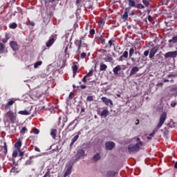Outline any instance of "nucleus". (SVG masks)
Masks as SVG:
<instances>
[{
  "mask_svg": "<svg viewBox=\"0 0 177 177\" xmlns=\"http://www.w3.org/2000/svg\"><path fill=\"white\" fill-rule=\"evenodd\" d=\"M157 52H158V47H153L149 52V59H153V57L156 56V53H157Z\"/></svg>",
  "mask_w": 177,
  "mask_h": 177,
  "instance_id": "obj_10",
  "label": "nucleus"
},
{
  "mask_svg": "<svg viewBox=\"0 0 177 177\" xmlns=\"http://www.w3.org/2000/svg\"><path fill=\"white\" fill-rule=\"evenodd\" d=\"M10 46L12 48V50H19V44H17V42L15 41H12L10 42Z\"/></svg>",
  "mask_w": 177,
  "mask_h": 177,
  "instance_id": "obj_13",
  "label": "nucleus"
},
{
  "mask_svg": "<svg viewBox=\"0 0 177 177\" xmlns=\"http://www.w3.org/2000/svg\"><path fill=\"white\" fill-rule=\"evenodd\" d=\"M33 133L35 135H38V133H39V130H38V129H33Z\"/></svg>",
  "mask_w": 177,
  "mask_h": 177,
  "instance_id": "obj_54",
  "label": "nucleus"
},
{
  "mask_svg": "<svg viewBox=\"0 0 177 177\" xmlns=\"http://www.w3.org/2000/svg\"><path fill=\"white\" fill-rule=\"evenodd\" d=\"M101 100L106 104V106H110V107L113 106V101L106 97H101Z\"/></svg>",
  "mask_w": 177,
  "mask_h": 177,
  "instance_id": "obj_11",
  "label": "nucleus"
},
{
  "mask_svg": "<svg viewBox=\"0 0 177 177\" xmlns=\"http://www.w3.org/2000/svg\"><path fill=\"white\" fill-rule=\"evenodd\" d=\"M115 40L111 39L108 41L109 45L106 46L105 48H111L112 46H115Z\"/></svg>",
  "mask_w": 177,
  "mask_h": 177,
  "instance_id": "obj_23",
  "label": "nucleus"
},
{
  "mask_svg": "<svg viewBox=\"0 0 177 177\" xmlns=\"http://www.w3.org/2000/svg\"><path fill=\"white\" fill-rule=\"evenodd\" d=\"M171 107H175L177 106V102L176 101H172L171 103L170 104Z\"/></svg>",
  "mask_w": 177,
  "mask_h": 177,
  "instance_id": "obj_49",
  "label": "nucleus"
},
{
  "mask_svg": "<svg viewBox=\"0 0 177 177\" xmlns=\"http://www.w3.org/2000/svg\"><path fill=\"white\" fill-rule=\"evenodd\" d=\"M27 129L26 128V127H23L21 131H20V133H26V132H27Z\"/></svg>",
  "mask_w": 177,
  "mask_h": 177,
  "instance_id": "obj_48",
  "label": "nucleus"
},
{
  "mask_svg": "<svg viewBox=\"0 0 177 177\" xmlns=\"http://www.w3.org/2000/svg\"><path fill=\"white\" fill-rule=\"evenodd\" d=\"M86 38V35L81 37L78 41L77 50H76V55H79L81 53V45H82V40Z\"/></svg>",
  "mask_w": 177,
  "mask_h": 177,
  "instance_id": "obj_5",
  "label": "nucleus"
},
{
  "mask_svg": "<svg viewBox=\"0 0 177 177\" xmlns=\"http://www.w3.org/2000/svg\"><path fill=\"white\" fill-rule=\"evenodd\" d=\"M124 59H128V51H124L119 57V62H124Z\"/></svg>",
  "mask_w": 177,
  "mask_h": 177,
  "instance_id": "obj_17",
  "label": "nucleus"
},
{
  "mask_svg": "<svg viewBox=\"0 0 177 177\" xmlns=\"http://www.w3.org/2000/svg\"><path fill=\"white\" fill-rule=\"evenodd\" d=\"M80 57H81V59H85V57H86V53H82L80 54Z\"/></svg>",
  "mask_w": 177,
  "mask_h": 177,
  "instance_id": "obj_53",
  "label": "nucleus"
},
{
  "mask_svg": "<svg viewBox=\"0 0 177 177\" xmlns=\"http://www.w3.org/2000/svg\"><path fill=\"white\" fill-rule=\"evenodd\" d=\"M177 56V50L176 51H169L165 54V59H168L169 57L175 58Z\"/></svg>",
  "mask_w": 177,
  "mask_h": 177,
  "instance_id": "obj_8",
  "label": "nucleus"
},
{
  "mask_svg": "<svg viewBox=\"0 0 177 177\" xmlns=\"http://www.w3.org/2000/svg\"><path fill=\"white\" fill-rule=\"evenodd\" d=\"M99 24H100V26H104V20L100 19V20L99 21Z\"/></svg>",
  "mask_w": 177,
  "mask_h": 177,
  "instance_id": "obj_59",
  "label": "nucleus"
},
{
  "mask_svg": "<svg viewBox=\"0 0 177 177\" xmlns=\"http://www.w3.org/2000/svg\"><path fill=\"white\" fill-rule=\"evenodd\" d=\"M42 96V93L38 90H34L30 97L32 99V100L37 101Z\"/></svg>",
  "mask_w": 177,
  "mask_h": 177,
  "instance_id": "obj_4",
  "label": "nucleus"
},
{
  "mask_svg": "<svg viewBox=\"0 0 177 177\" xmlns=\"http://www.w3.org/2000/svg\"><path fill=\"white\" fill-rule=\"evenodd\" d=\"M10 38L9 36V33H6L5 34V38L2 39L3 44H6L8 42V40Z\"/></svg>",
  "mask_w": 177,
  "mask_h": 177,
  "instance_id": "obj_29",
  "label": "nucleus"
},
{
  "mask_svg": "<svg viewBox=\"0 0 177 177\" xmlns=\"http://www.w3.org/2000/svg\"><path fill=\"white\" fill-rule=\"evenodd\" d=\"M55 41H56V39H55L54 37L50 38L48 39V41H47V43L46 44V46L47 48H50V46H52L53 45V44H55Z\"/></svg>",
  "mask_w": 177,
  "mask_h": 177,
  "instance_id": "obj_16",
  "label": "nucleus"
},
{
  "mask_svg": "<svg viewBox=\"0 0 177 177\" xmlns=\"http://www.w3.org/2000/svg\"><path fill=\"white\" fill-rule=\"evenodd\" d=\"M18 151L19 152V157H21V158H23V157H24V152L20 151V149L18 150Z\"/></svg>",
  "mask_w": 177,
  "mask_h": 177,
  "instance_id": "obj_51",
  "label": "nucleus"
},
{
  "mask_svg": "<svg viewBox=\"0 0 177 177\" xmlns=\"http://www.w3.org/2000/svg\"><path fill=\"white\" fill-rule=\"evenodd\" d=\"M26 26H32V27H34V26H35V24L30 20L26 21Z\"/></svg>",
  "mask_w": 177,
  "mask_h": 177,
  "instance_id": "obj_46",
  "label": "nucleus"
},
{
  "mask_svg": "<svg viewBox=\"0 0 177 177\" xmlns=\"http://www.w3.org/2000/svg\"><path fill=\"white\" fill-rule=\"evenodd\" d=\"M41 64H42V62H41V61L37 62L34 64V68H38V67H39V66H41Z\"/></svg>",
  "mask_w": 177,
  "mask_h": 177,
  "instance_id": "obj_38",
  "label": "nucleus"
},
{
  "mask_svg": "<svg viewBox=\"0 0 177 177\" xmlns=\"http://www.w3.org/2000/svg\"><path fill=\"white\" fill-rule=\"evenodd\" d=\"M149 54L150 51L149 50H147L144 52V56H145V57H147V56H149Z\"/></svg>",
  "mask_w": 177,
  "mask_h": 177,
  "instance_id": "obj_50",
  "label": "nucleus"
},
{
  "mask_svg": "<svg viewBox=\"0 0 177 177\" xmlns=\"http://www.w3.org/2000/svg\"><path fill=\"white\" fill-rule=\"evenodd\" d=\"M101 117H104V118H106L107 115H109V111H102L100 113Z\"/></svg>",
  "mask_w": 177,
  "mask_h": 177,
  "instance_id": "obj_37",
  "label": "nucleus"
},
{
  "mask_svg": "<svg viewBox=\"0 0 177 177\" xmlns=\"http://www.w3.org/2000/svg\"><path fill=\"white\" fill-rule=\"evenodd\" d=\"M81 48H85L86 50H89V47H88V44L86 43L82 42Z\"/></svg>",
  "mask_w": 177,
  "mask_h": 177,
  "instance_id": "obj_39",
  "label": "nucleus"
},
{
  "mask_svg": "<svg viewBox=\"0 0 177 177\" xmlns=\"http://www.w3.org/2000/svg\"><path fill=\"white\" fill-rule=\"evenodd\" d=\"M19 114H21V115H30V114H31V112H30V111H19Z\"/></svg>",
  "mask_w": 177,
  "mask_h": 177,
  "instance_id": "obj_36",
  "label": "nucleus"
},
{
  "mask_svg": "<svg viewBox=\"0 0 177 177\" xmlns=\"http://www.w3.org/2000/svg\"><path fill=\"white\" fill-rule=\"evenodd\" d=\"M148 20L149 21H153V17H151V15L148 16Z\"/></svg>",
  "mask_w": 177,
  "mask_h": 177,
  "instance_id": "obj_63",
  "label": "nucleus"
},
{
  "mask_svg": "<svg viewBox=\"0 0 177 177\" xmlns=\"http://www.w3.org/2000/svg\"><path fill=\"white\" fill-rule=\"evenodd\" d=\"M55 1L59 2V0H45L46 8H48V6H49V4L53 3V2H55Z\"/></svg>",
  "mask_w": 177,
  "mask_h": 177,
  "instance_id": "obj_31",
  "label": "nucleus"
},
{
  "mask_svg": "<svg viewBox=\"0 0 177 177\" xmlns=\"http://www.w3.org/2000/svg\"><path fill=\"white\" fill-rule=\"evenodd\" d=\"M129 3V8H136V2L135 0H128Z\"/></svg>",
  "mask_w": 177,
  "mask_h": 177,
  "instance_id": "obj_22",
  "label": "nucleus"
},
{
  "mask_svg": "<svg viewBox=\"0 0 177 177\" xmlns=\"http://www.w3.org/2000/svg\"><path fill=\"white\" fill-rule=\"evenodd\" d=\"M90 35H95V29H91L89 31Z\"/></svg>",
  "mask_w": 177,
  "mask_h": 177,
  "instance_id": "obj_55",
  "label": "nucleus"
},
{
  "mask_svg": "<svg viewBox=\"0 0 177 177\" xmlns=\"http://www.w3.org/2000/svg\"><path fill=\"white\" fill-rule=\"evenodd\" d=\"M15 149H17L18 150L20 151V147H21V141H17L15 144Z\"/></svg>",
  "mask_w": 177,
  "mask_h": 177,
  "instance_id": "obj_34",
  "label": "nucleus"
},
{
  "mask_svg": "<svg viewBox=\"0 0 177 177\" xmlns=\"http://www.w3.org/2000/svg\"><path fill=\"white\" fill-rule=\"evenodd\" d=\"M18 152L17 151H14L12 153V157H17Z\"/></svg>",
  "mask_w": 177,
  "mask_h": 177,
  "instance_id": "obj_58",
  "label": "nucleus"
},
{
  "mask_svg": "<svg viewBox=\"0 0 177 177\" xmlns=\"http://www.w3.org/2000/svg\"><path fill=\"white\" fill-rule=\"evenodd\" d=\"M3 150L4 154H8V145L6 142H3Z\"/></svg>",
  "mask_w": 177,
  "mask_h": 177,
  "instance_id": "obj_30",
  "label": "nucleus"
},
{
  "mask_svg": "<svg viewBox=\"0 0 177 177\" xmlns=\"http://www.w3.org/2000/svg\"><path fill=\"white\" fill-rule=\"evenodd\" d=\"M13 162V166L12 169H10V172H13L14 174H19L20 172V169L17 166V163L15 162V160H12Z\"/></svg>",
  "mask_w": 177,
  "mask_h": 177,
  "instance_id": "obj_9",
  "label": "nucleus"
},
{
  "mask_svg": "<svg viewBox=\"0 0 177 177\" xmlns=\"http://www.w3.org/2000/svg\"><path fill=\"white\" fill-rule=\"evenodd\" d=\"M32 158H35V156H30V159L26 162V165H31V164L34 162V161L32 160Z\"/></svg>",
  "mask_w": 177,
  "mask_h": 177,
  "instance_id": "obj_28",
  "label": "nucleus"
},
{
  "mask_svg": "<svg viewBox=\"0 0 177 177\" xmlns=\"http://www.w3.org/2000/svg\"><path fill=\"white\" fill-rule=\"evenodd\" d=\"M67 50H68V46H66L65 47V50H64L65 55H68V52Z\"/></svg>",
  "mask_w": 177,
  "mask_h": 177,
  "instance_id": "obj_57",
  "label": "nucleus"
},
{
  "mask_svg": "<svg viewBox=\"0 0 177 177\" xmlns=\"http://www.w3.org/2000/svg\"><path fill=\"white\" fill-rule=\"evenodd\" d=\"M118 71H121V66H120V65L116 66L113 68V73H114V74H115L116 75H118Z\"/></svg>",
  "mask_w": 177,
  "mask_h": 177,
  "instance_id": "obj_26",
  "label": "nucleus"
},
{
  "mask_svg": "<svg viewBox=\"0 0 177 177\" xmlns=\"http://www.w3.org/2000/svg\"><path fill=\"white\" fill-rule=\"evenodd\" d=\"M73 96H74V93L71 92L68 96L69 99H73Z\"/></svg>",
  "mask_w": 177,
  "mask_h": 177,
  "instance_id": "obj_61",
  "label": "nucleus"
},
{
  "mask_svg": "<svg viewBox=\"0 0 177 177\" xmlns=\"http://www.w3.org/2000/svg\"><path fill=\"white\" fill-rule=\"evenodd\" d=\"M169 125L171 128H175V122H170V124H169Z\"/></svg>",
  "mask_w": 177,
  "mask_h": 177,
  "instance_id": "obj_56",
  "label": "nucleus"
},
{
  "mask_svg": "<svg viewBox=\"0 0 177 177\" xmlns=\"http://www.w3.org/2000/svg\"><path fill=\"white\" fill-rule=\"evenodd\" d=\"M142 3L146 6V8H148L150 5V2L148 0H142Z\"/></svg>",
  "mask_w": 177,
  "mask_h": 177,
  "instance_id": "obj_41",
  "label": "nucleus"
},
{
  "mask_svg": "<svg viewBox=\"0 0 177 177\" xmlns=\"http://www.w3.org/2000/svg\"><path fill=\"white\" fill-rule=\"evenodd\" d=\"M16 100L15 98H10L8 100V103L5 106L6 110H10V106L15 104Z\"/></svg>",
  "mask_w": 177,
  "mask_h": 177,
  "instance_id": "obj_7",
  "label": "nucleus"
},
{
  "mask_svg": "<svg viewBox=\"0 0 177 177\" xmlns=\"http://www.w3.org/2000/svg\"><path fill=\"white\" fill-rule=\"evenodd\" d=\"M58 3H57V2L53 3V5H52L51 6H52L53 10H55V8H56V6H57V5Z\"/></svg>",
  "mask_w": 177,
  "mask_h": 177,
  "instance_id": "obj_60",
  "label": "nucleus"
},
{
  "mask_svg": "<svg viewBox=\"0 0 177 177\" xmlns=\"http://www.w3.org/2000/svg\"><path fill=\"white\" fill-rule=\"evenodd\" d=\"M8 50H6V47L4 46L3 44L0 43V55L2 53H6Z\"/></svg>",
  "mask_w": 177,
  "mask_h": 177,
  "instance_id": "obj_18",
  "label": "nucleus"
},
{
  "mask_svg": "<svg viewBox=\"0 0 177 177\" xmlns=\"http://www.w3.org/2000/svg\"><path fill=\"white\" fill-rule=\"evenodd\" d=\"M139 71V68L138 66H134L131 68L130 72V76L135 75L136 73Z\"/></svg>",
  "mask_w": 177,
  "mask_h": 177,
  "instance_id": "obj_19",
  "label": "nucleus"
},
{
  "mask_svg": "<svg viewBox=\"0 0 177 177\" xmlns=\"http://www.w3.org/2000/svg\"><path fill=\"white\" fill-rule=\"evenodd\" d=\"M133 53H135V48H130L129 53V57H132V55H133Z\"/></svg>",
  "mask_w": 177,
  "mask_h": 177,
  "instance_id": "obj_42",
  "label": "nucleus"
},
{
  "mask_svg": "<svg viewBox=\"0 0 177 177\" xmlns=\"http://www.w3.org/2000/svg\"><path fill=\"white\" fill-rule=\"evenodd\" d=\"M100 40L101 41L102 45H105L106 44V39H103V36L101 35L100 37Z\"/></svg>",
  "mask_w": 177,
  "mask_h": 177,
  "instance_id": "obj_45",
  "label": "nucleus"
},
{
  "mask_svg": "<svg viewBox=\"0 0 177 177\" xmlns=\"http://www.w3.org/2000/svg\"><path fill=\"white\" fill-rule=\"evenodd\" d=\"M106 70H107V65L104 64H100V71H106Z\"/></svg>",
  "mask_w": 177,
  "mask_h": 177,
  "instance_id": "obj_27",
  "label": "nucleus"
},
{
  "mask_svg": "<svg viewBox=\"0 0 177 177\" xmlns=\"http://www.w3.org/2000/svg\"><path fill=\"white\" fill-rule=\"evenodd\" d=\"M70 174H71V167H68L66 169V170L65 171L64 177L68 176V175H70Z\"/></svg>",
  "mask_w": 177,
  "mask_h": 177,
  "instance_id": "obj_32",
  "label": "nucleus"
},
{
  "mask_svg": "<svg viewBox=\"0 0 177 177\" xmlns=\"http://www.w3.org/2000/svg\"><path fill=\"white\" fill-rule=\"evenodd\" d=\"M105 62H113V57L108 56L106 58H105Z\"/></svg>",
  "mask_w": 177,
  "mask_h": 177,
  "instance_id": "obj_52",
  "label": "nucleus"
},
{
  "mask_svg": "<svg viewBox=\"0 0 177 177\" xmlns=\"http://www.w3.org/2000/svg\"><path fill=\"white\" fill-rule=\"evenodd\" d=\"M105 147L106 150H113L115 147V143L113 142H106L105 143Z\"/></svg>",
  "mask_w": 177,
  "mask_h": 177,
  "instance_id": "obj_12",
  "label": "nucleus"
},
{
  "mask_svg": "<svg viewBox=\"0 0 177 177\" xmlns=\"http://www.w3.org/2000/svg\"><path fill=\"white\" fill-rule=\"evenodd\" d=\"M84 156L85 151L84 149H80L77 151L76 157H77L78 160H80V158H84Z\"/></svg>",
  "mask_w": 177,
  "mask_h": 177,
  "instance_id": "obj_15",
  "label": "nucleus"
},
{
  "mask_svg": "<svg viewBox=\"0 0 177 177\" xmlns=\"http://www.w3.org/2000/svg\"><path fill=\"white\" fill-rule=\"evenodd\" d=\"M9 28H11L12 30H15L17 28V24H16L15 22H12L10 24Z\"/></svg>",
  "mask_w": 177,
  "mask_h": 177,
  "instance_id": "obj_33",
  "label": "nucleus"
},
{
  "mask_svg": "<svg viewBox=\"0 0 177 177\" xmlns=\"http://www.w3.org/2000/svg\"><path fill=\"white\" fill-rule=\"evenodd\" d=\"M75 64H77V62H73V65L72 66L73 75H75L77 74V71H78V66Z\"/></svg>",
  "mask_w": 177,
  "mask_h": 177,
  "instance_id": "obj_20",
  "label": "nucleus"
},
{
  "mask_svg": "<svg viewBox=\"0 0 177 177\" xmlns=\"http://www.w3.org/2000/svg\"><path fill=\"white\" fill-rule=\"evenodd\" d=\"M43 177H50V169H47V171L43 176Z\"/></svg>",
  "mask_w": 177,
  "mask_h": 177,
  "instance_id": "obj_40",
  "label": "nucleus"
},
{
  "mask_svg": "<svg viewBox=\"0 0 177 177\" xmlns=\"http://www.w3.org/2000/svg\"><path fill=\"white\" fill-rule=\"evenodd\" d=\"M118 174L114 171H109L106 172V177H113L115 176V174Z\"/></svg>",
  "mask_w": 177,
  "mask_h": 177,
  "instance_id": "obj_24",
  "label": "nucleus"
},
{
  "mask_svg": "<svg viewBox=\"0 0 177 177\" xmlns=\"http://www.w3.org/2000/svg\"><path fill=\"white\" fill-rule=\"evenodd\" d=\"M136 142L137 143L136 145H130L128 146V151L130 154L137 153V151L140 150V146H143V142L140 141V138H137Z\"/></svg>",
  "mask_w": 177,
  "mask_h": 177,
  "instance_id": "obj_1",
  "label": "nucleus"
},
{
  "mask_svg": "<svg viewBox=\"0 0 177 177\" xmlns=\"http://www.w3.org/2000/svg\"><path fill=\"white\" fill-rule=\"evenodd\" d=\"M80 133H81L79 131L78 134L75 136L74 138L72 139L71 146H73L74 143L78 140V138H80Z\"/></svg>",
  "mask_w": 177,
  "mask_h": 177,
  "instance_id": "obj_21",
  "label": "nucleus"
},
{
  "mask_svg": "<svg viewBox=\"0 0 177 177\" xmlns=\"http://www.w3.org/2000/svg\"><path fill=\"white\" fill-rule=\"evenodd\" d=\"M165 120H167V112H162V113L160 116L158 124L156 128L155 129L154 132L151 133L149 134V136L151 137L154 136V135L156 134V132H157V131H158V129H160V128H161V127L164 125V122H165Z\"/></svg>",
  "mask_w": 177,
  "mask_h": 177,
  "instance_id": "obj_2",
  "label": "nucleus"
},
{
  "mask_svg": "<svg viewBox=\"0 0 177 177\" xmlns=\"http://www.w3.org/2000/svg\"><path fill=\"white\" fill-rule=\"evenodd\" d=\"M169 44H176L177 42V36L173 37L171 39L169 40Z\"/></svg>",
  "mask_w": 177,
  "mask_h": 177,
  "instance_id": "obj_35",
  "label": "nucleus"
},
{
  "mask_svg": "<svg viewBox=\"0 0 177 177\" xmlns=\"http://www.w3.org/2000/svg\"><path fill=\"white\" fill-rule=\"evenodd\" d=\"M130 11H131V7H127L124 9V13L122 17L124 20L128 19V13H129Z\"/></svg>",
  "mask_w": 177,
  "mask_h": 177,
  "instance_id": "obj_14",
  "label": "nucleus"
},
{
  "mask_svg": "<svg viewBox=\"0 0 177 177\" xmlns=\"http://www.w3.org/2000/svg\"><path fill=\"white\" fill-rule=\"evenodd\" d=\"M87 102H93V96L88 95L86 98Z\"/></svg>",
  "mask_w": 177,
  "mask_h": 177,
  "instance_id": "obj_47",
  "label": "nucleus"
},
{
  "mask_svg": "<svg viewBox=\"0 0 177 177\" xmlns=\"http://www.w3.org/2000/svg\"><path fill=\"white\" fill-rule=\"evenodd\" d=\"M57 133V130L56 129H51L50 131V136L53 139H56V135Z\"/></svg>",
  "mask_w": 177,
  "mask_h": 177,
  "instance_id": "obj_25",
  "label": "nucleus"
},
{
  "mask_svg": "<svg viewBox=\"0 0 177 177\" xmlns=\"http://www.w3.org/2000/svg\"><path fill=\"white\" fill-rule=\"evenodd\" d=\"M136 8H137V9H145V6L142 3H138L136 5Z\"/></svg>",
  "mask_w": 177,
  "mask_h": 177,
  "instance_id": "obj_44",
  "label": "nucleus"
},
{
  "mask_svg": "<svg viewBox=\"0 0 177 177\" xmlns=\"http://www.w3.org/2000/svg\"><path fill=\"white\" fill-rule=\"evenodd\" d=\"M63 122H66V121H67V116H64V118H63Z\"/></svg>",
  "mask_w": 177,
  "mask_h": 177,
  "instance_id": "obj_64",
  "label": "nucleus"
},
{
  "mask_svg": "<svg viewBox=\"0 0 177 177\" xmlns=\"http://www.w3.org/2000/svg\"><path fill=\"white\" fill-rule=\"evenodd\" d=\"M93 160L95 161H99V160H100V154L97 153L96 155H95L93 156Z\"/></svg>",
  "mask_w": 177,
  "mask_h": 177,
  "instance_id": "obj_43",
  "label": "nucleus"
},
{
  "mask_svg": "<svg viewBox=\"0 0 177 177\" xmlns=\"http://www.w3.org/2000/svg\"><path fill=\"white\" fill-rule=\"evenodd\" d=\"M35 151H37L38 153H41V149H39V148H38L37 147H35Z\"/></svg>",
  "mask_w": 177,
  "mask_h": 177,
  "instance_id": "obj_62",
  "label": "nucleus"
},
{
  "mask_svg": "<svg viewBox=\"0 0 177 177\" xmlns=\"http://www.w3.org/2000/svg\"><path fill=\"white\" fill-rule=\"evenodd\" d=\"M16 117H17L16 112L9 111L6 114L4 119L7 121V122L15 124V122H16Z\"/></svg>",
  "mask_w": 177,
  "mask_h": 177,
  "instance_id": "obj_3",
  "label": "nucleus"
},
{
  "mask_svg": "<svg viewBox=\"0 0 177 177\" xmlns=\"http://www.w3.org/2000/svg\"><path fill=\"white\" fill-rule=\"evenodd\" d=\"M93 76V71H90L86 75L84 76L82 81L84 84H86L89 80H91V77Z\"/></svg>",
  "mask_w": 177,
  "mask_h": 177,
  "instance_id": "obj_6",
  "label": "nucleus"
}]
</instances>
